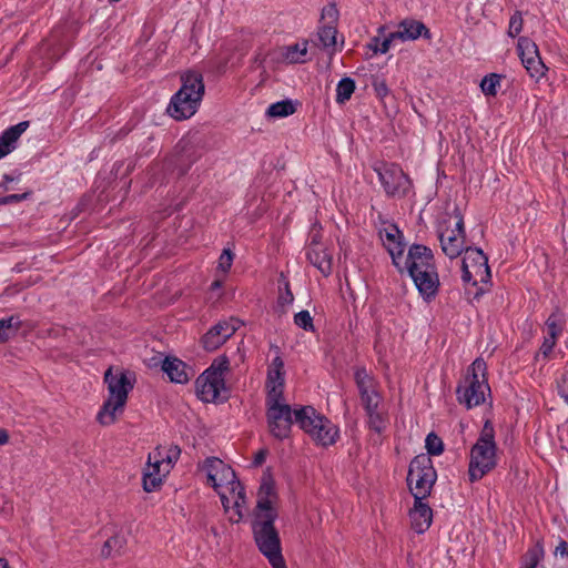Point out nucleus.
Returning <instances> with one entry per match:
<instances>
[{
	"mask_svg": "<svg viewBox=\"0 0 568 568\" xmlns=\"http://www.w3.org/2000/svg\"><path fill=\"white\" fill-rule=\"evenodd\" d=\"M413 278L418 292L425 298L436 295L439 287V277L435 265L432 250L422 244H414L409 247L405 266Z\"/></svg>",
	"mask_w": 568,
	"mask_h": 568,
	"instance_id": "f257e3e1",
	"label": "nucleus"
},
{
	"mask_svg": "<svg viewBox=\"0 0 568 568\" xmlns=\"http://www.w3.org/2000/svg\"><path fill=\"white\" fill-rule=\"evenodd\" d=\"M204 91L205 85L200 72H183L181 74V88L172 95L166 113L176 121L192 118L201 105Z\"/></svg>",
	"mask_w": 568,
	"mask_h": 568,
	"instance_id": "f03ea898",
	"label": "nucleus"
},
{
	"mask_svg": "<svg viewBox=\"0 0 568 568\" xmlns=\"http://www.w3.org/2000/svg\"><path fill=\"white\" fill-rule=\"evenodd\" d=\"M294 420L316 445L327 447L338 438V428L312 406H296Z\"/></svg>",
	"mask_w": 568,
	"mask_h": 568,
	"instance_id": "7ed1b4c3",
	"label": "nucleus"
},
{
	"mask_svg": "<svg viewBox=\"0 0 568 568\" xmlns=\"http://www.w3.org/2000/svg\"><path fill=\"white\" fill-rule=\"evenodd\" d=\"M495 430L489 420H486L480 436L470 450L468 475L470 481L481 479L496 466Z\"/></svg>",
	"mask_w": 568,
	"mask_h": 568,
	"instance_id": "20e7f679",
	"label": "nucleus"
},
{
	"mask_svg": "<svg viewBox=\"0 0 568 568\" xmlns=\"http://www.w3.org/2000/svg\"><path fill=\"white\" fill-rule=\"evenodd\" d=\"M487 364L483 358H476L467 371L464 383L457 387V399L467 408L481 405L490 393L487 382Z\"/></svg>",
	"mask_w": 568,
	"mask_h": 568,
	"instance_id": "39448f33",
	"label": "nucleus"
},
{
	"mask_svg": "<svg viewBox=\"0 0 568 568\" xmlns=\"http://www.w3.org/2000/svg\"><path fill=\"white\" fill-rule=\"evenodd\" d=\"M272 517L266 520H253L252 531L258 550L267 558L272 568H286L282 555L281 538Z\"/></svg>",
	"mask_w": 568,
	"mask_h": 568,
	"instance_id": "423d86ee",
	"label": "nucleus"
},
{
	"mask_svg": "<svg viewBox=\"0 0 568 568\" xmlns=\"http://www.w3.org/2000/svg\"><path fill=\"white\" fill-rule=\"evenodd\" d=\"M230 368L226 356H219L195 381L197 397L204 403H215L225 390L224 375Z\"/></svg>",
	"mask_w": 568,
	"mask_h": 568,
	"instance_id": "0eeeda50",
	"label": "nucleus"
},
{
	"mask_svg": "<svg viewBox=\"0 0 568 568\" xmlns=\"http://www.w3.org/2000/svg\"><path fill=\"white\" fill-rule=\"evenodd\" d=\"M437 474L427 454L417 455L409 464L407 484L415 499H426L433 489Z\"/></svg>",
	"mask_w": 568,
	"mask_h": 568,
	"instance_id": "6e6552de",
	"label": "nucleus"
},
{
	"mask_svg": "<svg viewBox=\"0 0 568 568\" xmlns=\"http://www.w3.org/2000/svg\"><path fill=\"white\" fill-rule=\"evenodd\" d=\"M374 171L387 196L403 199L413 192L410 178L398 164L382 162L375 165Z\"/></svg>",
	"mask_w": 568,
	"mask_h": 568,
	"instance_id": "1a4fd4ad",
	"label": "nucleus"
},
{
	"mask_svg": "<svg viewBox=\"0 0 568 568\" xmlns=\"http://www.w3.org/2000/svg\"><path fill=\"white\" fill-rule=\"evenodd\" d=\"M438 237L443 253L449 258L465 252V229L462 215H449L439 224Z\"/></svg>",
	"mask_w": 568,
	"mask_h": 568,
	"instance_id": "9d476101",
	"label": "nucleus"
},
{
	"mask_svg": "<svg viewBox=\"0 0 568 568\" xmlns=\"http://www.w3.org/2000/svg\"><path fill=\"white\" fill-rule=\"evenodd\" d=\"M266 418L268 430L273 437L283 440L291 434L294 420V409L284 398L266 399Z\"/></svg>",
	"mask_w": 568,
	"mask_h": 568,
	"instance_id": "9b49d317",
	"label": "nucleus"
},
{
	"mask_svg": "<svg viewBox=\"0 0 568 568\" xmlns=\"http://www.w3.org/2000/svg\"><path fill=\"white\" fill-rule=\"evenodd\" d=\"M462 278L464 283H470L476 286L479 283H488L490 280V268L488 258L480 248L466 247L464 252Z\"/></svg>",
	"mask_w": 568,
	"mask_h": 568,
	"instance_id": "f8f14e48",
	"label": "nucleus"
},
{
	"mask_svg": "<svg viewBox=\"0 0 568 568\" xmlns=\"http://www.w3.org/2000/svg\"><path fill=\"white\" fill-rule=\"evenodd\" d=\"M104 383L106 384L108 397L126 402L129 393L134 387L135 376L132 372L119 367H109L104 373Z\"/></svg>",
	"mask_w": 568,
	"mask_h": 568,
	"instance_id": "ddd939ff",
	"label": "nucleus"
},
{
	"mask_svg": "<svg viewBox=\"0 0 568 568\" xmlns=\"http://www.w3.org/2000/svg\"><path fill=\"white\" fill-rule=\"evenodd\" d=\"M517 49L521 63L529 75L537 81L545 77L547 68L539 57V51L535 42L525 37L520 38Z\"/></svg>",
	"mask_w": 568,
	"mask_h": 568,
	"instance_id": "4468645a",
	"label": "nucleus"
},
{
	"mask_svg": "<svg viewBox=\"0 0 568 568\" xmlns=\"http://www.w3.org/2000/svg\"><path fill=\"white\" fill-rule=\"evenodd\" d=\"M240 327V321L236 318L223 320L211 327L202 337L203 347L209 351H215L223 345Z\"/></svg>",
	"mask_w": 568,
	"mask_h": 568,
	"instance_id": "2eb2a0df",
	"label": "nucleus"
},
{
	"mask_svg": "<svg viewBox=\"0 0 568 568\" xmlns=\"http://www.w3.org/2000/svg\"><path fill=\"white\" fill-rule=\"evenodd\" d=\"M203 469L206 471L207 483L216 491L237 479L235 471L216 457L207 458L203 464Z\"/></svg>",
	"mask_w": 568,
	"mask_h": 568,
	"instance_id": "dca6fc26",
	"label": "nucleus"
},
{
	"mask_svg": "<svg viewBox=\"0 0 568 568\" xmlns=\"http://www.w3.org/2000/svg\"><path fill=\"white\" fill-rule=\"evenodd\" d=\"M277 501V494L275 491L274 484L271 480H264L257 493V501L254 511L253 520H266L272 517L275 520L277 511L274 505Z\"/></svg>",
	"mask_w": 568,
	"mask_h": 568,
	"instance_id": "f3484780",
	"label": "nucleus"
},
{
	"mask_svg": "<svg viewBox=\"0 0 568 568\" xmlns=\"http://www.w3.org/2000/svg\"><path fill=\"white\" fill-rule=\"evenodd\" d=\"M160 453L149 454L148 464L143 471V489L146 493L156 491L162 486L163 479L170 473L168 465H162Z\"/></svg>",
	"mask_w": 568,
	"mask_h": 568,
	"instance_id": "a211bd4d",
	"label": "nucleus"
},
{
	"mask_svg": "<svg viewBox=\"0 0 568 568\" xmlns=\"http://www.w3.org/2000/svg\"><path fill=\"white\" fill-rule=\"evenodd\" d=\"M379 237L383 245L389 253L393 264L403 272L400 260L405 251V244L403 242V234L396 225H388L384 230L379 231Z\"/></svg>",
	"mask_w": 568,
	"mask_h": 568,
	"instance_id": "6ab92c4d",
	"label": "nucleus"
},
{
	"mask_svg": "<svg viewBox=\"0 0 568 568\" xmlns=\"http://www.w3.org/2000/svg\"><path fill=\"white\" fill-rule=\"evenodd\" d=\"M266 390V399L284 398V362L281 356H276L268 367Z\"/></svg>",
	"mask_w": 568,
	"mask_h": 568,
	"instance_id": "aec40b11",
	"label": "nucleus"
},
{
	"mask_svg": "<svg viewBox=\"0 0 568 568\" xmlns=\"http://www.w3.org/2000/svg\"><path fill=\"white\" fill-rule=\"evenodd\" d=\"M412 528L417 534L425 532L432 525L433 511L424 499H415L414 507L409 511Z\"/></svg>",
	"mask_w": 568,
	"mask_h": 568,
	"instance_id": "412c9836",
	"label": "nucleus"
},
{
	"mask_svg": "<svg viewBox=\"0 0 568 568\" xmlns=\"http://www.w3.org/2000/svg\"><path fill=\"white\" fill-rule=\"evenodd\" d=\"M126 402L106 397L101 409L97 415V420L102 426H110L114 424L118 416L124 412Z\"/></svg>",
	"mask_w": 568,
	"mask_h": 568,
	"instance_id": "4be33fe9",
	"label": "nucleus"
},
{
	"mask_svg": "<svg viewBox=\"0 0 568 568\" xmlns=\"http://www.w3.org/2000/svg\"><path fill=\"white\" fill-rule=\"evenodd\" d=\"M29 122H20L9 129H7L0 135V159L8 155L14 150L16 143L21 134L28 129Z\"/></svg>",
	"mask_w": 568,
	"mask_h": 568,
	"instance_id": "5701e85b",
	"label": "nucleus"
},
{
	"mask_svg": "<svg viewBox=\"0 0 568 568\" xmlns=\"http://www.w3.org/2000/svg\"><path fill=\"white\" fill-rule=\"evenodd\" d=\"M394 32L399 42H406L417 40L423 33L427 34L428 30L424 23L410 19L402 21Z\"/></svg>",
	"mask_w": 568,
	"mask_h": 568,
	"instance_id": "b1692460",
	"label": "nucleus"
},
{
	"mask_svg": "<svg viewBox=\"0 0 568 568\" xmlns=\"http://www.w3.org/2000/svg\"><path fill=\"white\" fill-rule=\"evenodd\" d=\"M162 369L168 374L170 381L173 383L185 384L190 381L187 366L179 358L166 357L163 361Z\"/></svg>",
	"mask_w": 568,
	"mask_h": 568,
	"instance_id": "393cba45",
	"label": "nucleus"
},
{
	"mask_svg": "<svg viewBox=\"0 0 568 568\" xmlns=\"http://www.w3.org/2000/svg\"><path fill=\"white\" fill-rule=\"evenodd\" d=\"M307 51V41H301L280 48L278 53L286 63H303L306 61Z\"/></svg>",
	"mask_w": 568,
	"mask_h": 568,
	"instance_id": "a878e982",
	"label": "nucleus"
},
{
	"mask_svg": "<svg viewBox=\"0 0 568 568\" xmlns=\"http://www.w3.org/2000/svg\"><path fill=\"white\" fill-rule=\"evenodd\" d=\"M307 258L315 267L321 271L322 274L328 275L331 273L332 260L325 250H318L311 246L307 251Z\"/></svg>",
	"mask_w": 568,
	"mask_h": 568,
	"instance_id": "bb28decb",
	"label": "nucleus"
},
{
	"mask_svg": "<svg viewBox=\"0 0 568 568\" xmlns=\"http://www.w3.org/2000/svg\"><path fill=\"white\" fill-rule=\"evenodd\" d=\"M354 378L359 392V396L377 392V383L365 367H357L354 373Z\"/></svg>",
	"mask_w": 568,
	"mask_h": 568,
	"instance_id": "cd10ccee",
	"label": "nucleus"
},
{
	"mask_svg": "<svg viewBox=\"0 0 568 568\" xmlns=\"http://www.w3.org/2000/svg\"><path fill=\"white\" fill-rule=\"evenodd\" d=\"M244 491V487L237 479L232 481V484L226 485L224 488L217 490L224 511L226 514L231 511V503L235 498L236 494Z\"/></svg>",
	"mask_w": 568,
	"mask_h": 568,
	"instance_id": "c85d7f7f",
	"label": "nucleus"
},
{
	"mask_svg": "<svg viewBox=\"0 0 568 568\" xmlns=\"http://www.w3.org/2000/svg\"><path fill=\"white\" fill-rule=\"evenodd\" d=\"M501 80H503V75H500L498 73H489V74L485 75L479 83V88H480L481 92L484 93V95L487 98L496 97L498 93V90L501 87Z\"/></svg>",
	"mask_w": 568,
	"mask_h": 568,
	"instance_id": "c756f323",
	"label": "nucleus"
},
{
	"mask_svg": "<svg viewBox=\"0 0 568 568\" xmlns=\"http://www.w3.org/2000/svg\"><path fill=\"white\" fill-rule=\"evenodd\" d=\"M232 511L229 515V520L232 524L240 523L244 517V511L247 509L246 495L244 493H237L233 501L231 503Z\"/></svg>",
	"mask_w": 568,
	"mask_h": 568,
	"instance_id": "7c9ffc66",
	"label": "nucleus"
},
{
	"mask_svg": "<svg viewBox=\"0 0 568 568\" xmlns=\"http://www.w3.org/2000/svg\"><path fill=\"white\" fill-rule=\"evenodd\" d=\"M366 416L367 425L372 430L376 432L377 434H382L386 429L388 417L387 413L383 408L368 412L366 413Z\"/></svg>",
	"mask_w": 568,
	"mask_h": 568,
	"instance_id": "2f4dec72",
	"label": "nucleus"
},
{
	"mask_svg": "<svg viewBox=\"0 0 568 568\" xmlns=\"http://www.w3.org/2000/svg\"><path fill=\"white\" fill-rule=\"evenodd\" d=\"M295 111V105L291 100H283L272 103L266 110V115L270 118H286Z\"/></svg>",
	"mask_w": 568,
	"mask_h": 568,
	"instance_id": "473e14b6",
	"label": "nucleus"
},
{
	"mask_svg": "<svg viewBox=\"0 0 568 568\" xmlns=\"http://www.w3.org/2000/svg\"><path fill=\"white\" fill-rule=\"evenodd\" d=\"M355 81L351 78H343L336 87V102L339 104L345 103L355 91Z\"/></svg>",
	"mask_w": 568,
	"mask_h": 568,
	"instance_id": "72a5a7b5",
	"label": "nucleus"
},
{
	"mask_svg": "<svg viewBox=\"0 0 568 568\" xmlns=\"http://www.w3.org/2000/svg\"><path fill=\"white\" fill-rule=\"evenodd\" d=\"M20 328V322L14 316L0 320V344L6 343Z\"/></svg>",
	"mask_w": 568,
	"mask_h": 568,
	"instance_id": "f704fd0d",
	"label": "nucleus"
},
{
	"mask_svg": "<svg viewBox=\"0 0 568 568\" xmlns=\"http://www.w3.org/2000/svg\"><path fill=\"white\" fill-rule=\"evenodd\" d=\"M542 545L538 541L534 547L527 550L524 558L525 568H537L538 564L544 558Z\"/></svg>",
	"mask_w": 568,
	"mask_h": 568,
	"instance_id": "c9c22d12",
	"label": "nucleus"
},
{
	"mask_svg": "<svg viewBox=\"0 0 568 568\" xmlns=\"http://www.w3.org/2000/svg\"><path fill=\"white\" fill-rule=\"evenodd\" d=\"M124 538L115 535L105 540L102 549L101 556L104 558H109L113 555V552L119 554L124 546Z\"/></svg>",
	"mask_w": 568,
	"mask_h": 568,
	"instance_id": "e433bc0d",
	"label": "nucleus"
},
{
	"mask_svg": "<svg viewBox=\"0 0 568 568\" xmlns=\"http://www.w3.org/2000/svg\"><path fill=\"white\" fill-rule=\"evenodd\" d=\"M337 30L335 24H323L318 30V38L326 48L336 45Z\"/></svg>",
	"mask_w": 568,
	"mask_h": 568,
	"instance_id": "4c0bfd02",
	"label": "nucleus"
},
{
	"mask_svg": "<svg viewBox=\"0 0 568 568\" xmlns=\"http://www.w3.org/2000/svg\"><path fill=\"white\" fill-rule=\"evenodd\" d=\"M153 453H160L163 459V466L168 465L169 471L171 470L173 464L179 459L181 450L178 446L166 447H158Z\"/></svg>",
	"mask_w": 568,
	"mask_h": 568,
	"instance_id": "58836bf2",
	"label": "nucleus"
},
{
	"mask_svg": "<svg viewBox=\"0 0 568 568\" xmlns=\"http://www.w3.org/2000/svg\"><path fill=\"white\" fill-rule=\"evenodd\" d=\"M361 402L366 413L383 408L382 396L378 392L362 395Z\"/></svg>",
	"mask_w": 568,
	"mask_h": 568,
	"instance_id": "ea45409f",
	"label": "nucleus"
},
{
	"mask_svg": "<svg viewBox=\"0 0 568 568\" xmlns=\"http://www.w3.org/2000/svg\"><path fill=\"white\" fill-rule=\"evenodd\" d=\"M426 449L429 455H440L444 450L443 440L435 434L430 433L427 435L425 440Z\"/></svg>",
	"mask_w": 568,
	"mask_h": 568,
	"instance_id": "a19ab883",
	"label": "nucleus"
},
{
	"mask_svg": "<svg viewBox=\"0 0 568 568\" xmlns=\"http://www.w3.org/2000/svg\"><path fill=\"white\" fill-rule=\"evenodd\" d=\"M546 327L548 334L547 336L557 339L562 331L560 316L556 313H552L546 321Z\"/></svg>",
	"mask_w": 568,
	"mask_h": 568,
	"instance_id": "79ce46f5",
	"label": "nucleus"
},
{
	"mask_svg": "<svg viewBox=\"0 0 568 568\" xmlns=\"http://www.w3.org/2000/svg\"><path fill=\"white\" fill-rule=\"evenodd\" d=\"M294 324L304 331L314 332L313 317L308 311H301L294 316Z\"/></svg>",
	"mask_w": 568,
	"mask_h": 568,
	"instance_id": "37998d69",
	"label": "nucleus"
},
{
	"mask_svg": "<svg viewBox=\"0 0 568 568\" xmlns=\"http://www.w3.org/2000/svg\"><path fill=\"white\" fill-rule=\"evenodd\" d=\"M282 276L283 280V288L280 287V295H278V305L281 307L290 306L294 302V295L290 288V283L286 281V278Z\"/></svg>",
	"mask_w": 568,
	"mask_h": 568,
	"instance_id": "c03bdc74",
	"label": "nucleus"
},
{
	"mask_svg": "<svg viewBox=\"0 0 568 568\" xmlns=\"http://www.w3.org/2000/svg\"><path fill=\"white\" fill-rule=\"evenodd\" d=\"M338 19V11L334 4H328L322 10V20L324 24H335Z\"/></svg>",
	"mask_w": 568,
	"mask_h": 568,
	"instance_id": "a18cd8bd",
	"label": "nucleus"
},
{
	"mask_svg": "<svg viewBox=\"0 0 568 568\" xmlns=\"http://www.w3.org/2000/svg\"><path fill=\"white\" fill-rule=\"evenodd\" d=\"M397 42H399L398 38L396 37L395 32H390L388 36H386L383 41L381 42V47H375V54L381 53L384 54L389 51V49L395 45Z\"/></svg>",
	"mask_w": 568,
	"mask_h": 568,
	"instance_id": "49530a36",
	"label": "nucleus"
},
{
	"mask_svg": "<svg viewBox=\"0 0 568 568\" xmlns=\"http://www.w3.org/2000/svg\"><path fill=\"white\" fill-rule=\"evenodd\" d=\"M523 24L524 22L520 13L517 12L513 14L509 20L508 36L513 38L518 36L523 30Z\"/></svg>",
	"mask_w": 568,
	"mask_h": 568,
	"instance_id": "de8ad7c7",
	"label": "nucleus"
},
{
	"mask_svg": "<svg viewBox=\"0 0 568 568\" xmlns=\"http://www.w3.org/2000/svg\"><path fill=\"white\" fill-rule=\"evenodd\" d=\"M556 343H557L556 338L546 336L544 338V342H542L541 346H540L539 353L536 355V359H538L540 355L544 358H548L549 355L551 354L554 347L556 346Z\"/></svg>",
	"mask_w": 568,
	"mask_h": 568,
	"instance_id": "09e8293b",
	"label": "nucleus"
},
{
	"mask_svg": "<svg viewBox=\"0 0 568 568\" xmlns=\"http://www.w3.org/2000/svg\"><path fill=\"white\" fill-rule=\"evenodd\" d=\"M233 257L234 255L229 248L223 250L219 258V268L223 272H227L232 266Z\"/></svg>",
	"mask_w": 568,
	"mask_h": 568,
	"instance_id": "8fccbe9b",
	"label": "nucleus"
},
{
	"mask_svg": "<svg viewBox=\"0 0 568 568\" xmlns=\"http://www.w3.org/2000/svg\"><path fill=\"white\" fill-rule=\"evenodd\" d=\"M559 395L568 404V373H564L557 382Z\"/></svg>",
	"mask_w": 568,
	"mask_h": 568,
	"instance_id": "3c124183",
	"label": "nucleus"
},
{
	"mask_svg": "<svg viewBox=\"0 0 568 568\" xmlns=\"http://www.w3.org/2000/svg\"><path fill=\"white\" fill-rule=\"evenodd\" d=\"M385 32V27H379L377 30L378 36L373 37L369 42L367 43V48L375 54V47H381V42L383 39L381 36H383Z\"/></svg>",
	"mask_w": 568,
	"mask_h": 568,
	"instance_id": "603ef678",
	"label": "nucleus"
},
{
	"mask_svg": "<svg viewBox=\"0 0 568 568\" xmlns=\"http://www.w3.org/2000/svg\"><path fill=\"white\" fill-rule=\"evenodd\" d=\"M374 90H375L376 94L381 98L386 97L389 92L385 81H376L374 83Z\"/></svg>",
	"mask_w": 568,
	"mask_h": 568,
	"instance_id": "864d4df0",
	"label": "nucleus"
},
{
	"mask_svg": "<svg viewBox=\"0 0 568 568\" xmlns=\"http://www.w3.org/2000/svg\"><path fill=\"white\" fill-rule=\"evenodd\" d=\"M27 195H28L27 193H23V194H12V195H8V196H0V204L19 202V201L26 199Z\"/></svg>",
	"mask_w": 568,
	"mask_h": 568,
	"instance_id": "5fc2aeb1",
	"label": "nucleus"
},
{
	"mask_svg": "<svg viewBox=\"0 0 568 568\" xmlns=\"http://www.w3.org/2000/svg\"><path fill=\"white\" fill-rule=\"evenodd\" d=\"M555 555H560L561 557L568 556V542L565 540H560L558 546L555 549Z\"/></svg>",
	"mask_w": 568,
	"mask_h": 568,
	"instance_id": "6e6d98bb",
	"label": "nucleus"
},
{
	"mask_svg": "<svg viewBox=\"0 0 568 568\" xmlns=\"http://www.w3.org/2000/svg\"><path fill=\"white\" fill-rule=\"evenodd\" d=\"M265 458H266V452L265 450H260V452L256 453L253 463H254L255 466H260V465H262L265 462Z\"/></svg>",
	"mask_w": 568,
	"mask_h": 568,
	"instance_id": "4d7b16f0",
	"label": "nucleus"
},
{
	"mask_svg": "<svg viewBox=\"0 0 568 568\" xmlns=\"http://www.w3.org/2000/svg\"><path fill=\"white\" fill-rule=\"evenodd\" d=\"M9 443V434L6 429L0 428V446Z\"/></svg>",
	"mask_w": 568,
	"mask_h": 568,
	"instance_id": "13d9d810",
	"label": "nucleus"
},
{
	"mask_svg": "<svg viewBox=\"0 0 568 568\" xmlns=\"http://www.w3.org/2000/svg\"><path fill=\"white\" fill-rule=\"evenodd\" d=\"M0 568H9L8 561L3 558H0Z\"/></svg>",
	"mask_w": 568,
	"mask_h": 568,
	"instance_id": "bf43d9fd",
	"label": "nucleus"
},
{
	"mask_svg": "<svg viewBox=\"0 0 568 568\" xmlns=\"http://www.w3.org/2000/svg\"><path fill=\"white\" fill-rule=\"evenodd\" d=\"M212 286H214V287H219V286H220V283H219V282H214V283L212 284Z\"/></svg>",
	"mask_w": 568,
	"mask_h": 568,
	"instance_id": "052dcab7",
	"label": "nucleus"
}]
</instances>
